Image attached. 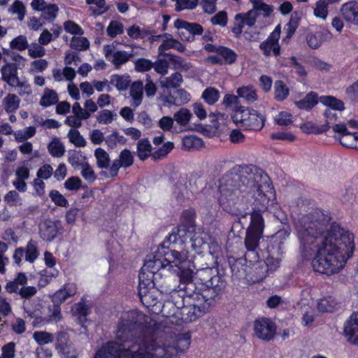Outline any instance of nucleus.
<instances>
[{"mask_svg":"<svg viewBox=\"0 0 358 358\" xmlns=\"http://www.w3.org/2000/svg\"><path fill=\"white\" fill-rule=\"evenodd\" d=\"M94 157L96 159V166L101 169H108L111 165L110 158L108 153L101 148H98L94 150Z\"/></svg>","mask_w":358,"mask_h":358,"instance_id":"nucleus-27","label":"nucleus"},{"mask_svg":"<svg viewBox=\"0 0 358 358\" xmlns=\"http://www.w3.org/2000/svg\"><path fill=\"white\" fill-rule=\"evenodd\" d=\"M58 233L57 224L51 220H45L39 224L40 237L46 241H51L55 239Z\"/></svg>","mask_w":358,"mask_h":358,"instance_id":"nucleus-20","label":"nucleus"},{"mask_svg":"<svg viewBox=\"0 0 358 358\" xmlns=\"http://www.w3.org/2000/svg\"><path fill=\"white\" fill-rule=\"evenodd\" d=\"M154 64L149 59L145 58L138 59L135 62V70L138 72H145L150 70Z\"/></svg>","mask_w":358,"mask_h":358,"instance_id":"nucleus-63","label":"nucleus"},{"mask_svg":"<svg viewBox=\"0 0 358 358\" xmlns=\"http://www.w3.org/2000/svg\"><path fill=\"white\" fill-rule=\"evenodd\" d=\"M80 169H82L80 173L81 176L85 180L90 183L95 181L96 179V176L93 168L89 164L88 162L83 165Z\"/></svg>","mask_w":358,"mask_h":358,"instance_id":"nucleus-59","label":"nucleus"},{"mask_svg":"<svg viewBox=\"0 0 358 358\" xmlns=\"http://www.w3.org/2000/svg\"><path fill=\"white\" fill-rule=\"evenodd\" d=\"M199 283L201 287L200 294L208 302H212L224 291L226 282L216 268H204L196 273Z\"/></svg>","mask_w":358,"mask_h":358,"instance_id":"nucleus-7","label":"nucleus"},{"mask_svg":"<svg viewBox=\"0 0 358 358\" xmlns=\"http://www.w3.org/2000/svg\"><path fill=\"white\" fill-rule=\"evenodd\" d=\"M20 99L15 94L8 93L3 99L4 110L8 113H15L20 107Z\"/></svg>","mask_w":358,"mask_h":358,"instance_id":"nucleus-26","label":"nucleus"},{"mask_svg":"<svg viewBox=\"0 0 358 358\" xmlns=\"http://www.w3.org/2000/svg\"><path fill=\"white\" fill-rule=\"evenodd\" d=\"M327 212L316 209L303 215L295 224L305 249H317L312 260L315 271L328 275L343 268L355 249L354 234L336 222Z\"/></svg>","mask_w":358,"mask_h":358,"instance_id":"nucleus-3","label":"nucleus"},{"mask_svg":"<svg viewBox=\"0 0 358 358\" xmlns=\"http://www.w3.org/2000/svg\"><path fill=\"white\" fill-rule=\"evenodd\" d=\"M279 259L268 256L262 263H259V268H255V270L257 271L256 272L258 274L257 280H263L266 278V273L268 271H275L279 267Z\"/></svg>","mask_w":358,"mask_h":358,"instance_id":"nucleus-21","label":"nucleus"},{"mask_svg":"<svg viewBox=\"0 0 358 358\" xmlns=\"http://www.w3.org/2000/svg\"><path fill=\"white\" fill-rule=\"evenodd\" d=\"M211 305L202 297L199 291H196L195 283H189L187 287V294L181 297L180 308L178 319L188 323L195 321L201 317Z\"/></svg>","mask_w":358,"mask_h":358,"instance_id":"nucleus-6","label":"nucleus"},{"mask_svg":"<svg viewBox=\"0 0 358 358\" xmlns=\"http://www.w3.org/2000/svg\"><path fill=\"white\" fill-rule=\"evenodd\" d=\"M129 94L131 97V106L134 108L141 104L143 96V83L141 80L134 82L130 87Z\"/></svg>","mask_w":358,"mask_h":358,"instance_id":"nucleus-24","label":"nucleus"},{"mask_svg":"<svg viewBox=\"0 0 358 358\" xmlns=\"http://www.w3.org/2000/svg\"><path fill=\"white\" fill-rule=\"evenodd\" d=\"M289 95V88L281 80L275 81L274 84V98L276 101H281Z\"/></svg>","mask_w":358,"mask_h":358,"instance_id":"nucleus-41","label":"nucleus"},{"mask_svg":"<svg viewBox=\"0 0 358 358\" xmlns=\"http://www.w3.org/2000/svg\"><path fill=\"white\" fill-rule=\"evenodd\" d=\"M233 122L245 130L259 131L265 122V117L258 111L240 106L232 116Z\"/></svg>","mask_w":358,"mask_h":358,"instance_id":"nucleus-8","label":"nucleus"},{"mask_svg":"<svg viewBox=\"0 0 358 358\" xmlns=\"http://www.w3.org/2000/svg\"><path fill=\"white\" fill-rule=\"evenodd\" d=\"M134 164V157L128 149L123 150L119 155V158L115 159L109 168V173L111 177L117 175L121 167L127 169Z\"/></svg>","mask_w":358,"mask_h":358,"instance_id":"nucleus-14","label":"nucleus"},{"mask_svg":"<svg viewBox=\"0 0 358 358\" xmlns=\"http://www.w3.org/2000/svg\"><path fill=\"white\" fill-rule=\"evenodd\" d=\"M318 101L317 94L315 92H310L301 100L294 101V104L301 110H309L318 103Z\"/></svg>","mask_w":358,"mask_h":358,"instance_id":"nucleus-25","label":"nucleus"},{"mask_svg":"<svg viewBox=\"0 0 358 358\" xmlns=\"http://www.w3.org/2000/svg\"><path fill=\"white\" fill-rule=\"evenodd\" d=\"M262 235L247 231L244 241L245 246L248 252L256 256V250L259 246V242Z\"/></svg>","mask_w":358,"mask_h":358,"instance_id":"nucleus-28","label":"nucleus"},{"mask_svg":"<svg viewBox=\"0 0 358 358\" xmlns=\"http://www.w3.org/2000/svg\"><path fill=\"white\" fill-rule=\"evenodd\" d=\"M252 10H256L257 15L258 14H262L264 17H268L273 11V8L271 6L262 1H254Z\"/></svg>","mask_w":358,"mask_h":358,"instance_id":"nucleus-55","label":"nucleus"},{"mask_svg":"<svg viewBox=\"0 0 358 358\" xmlns=\"http://www.w3.org/2000/svg\"><path fill=\"white\" fill-rule=\"evenodd\" d=\"M189 345L188 334L166 332L150 317L132 310L121 315L115 341L98 350L94 358H172Z\"/></svg>","mask_w":358,"mask_h":358,"instance_id":"nucleus-1","label":"nucleus"},{"mask_svg":"<svg viewBox=\"0 0 358 358\" xmlns=\"http://www.w3.org/2000/svg\"><path fill=\"white\" fill-rule=\"evenodd\" d=\"M67 136L70 143L73 144L76 147L83 148L87 145V141L84 137L80 134V131L76 129H70Z\"/></svg>","mask_w":358,"mask_h":358,"instance_id":"nucleus-46","label":"nucleus"},{"mask_svg":"<svg viewBox=\"0 0 358 358\" xmlns=\"http://www.w3.org/2000/svg\"><path fill=\"white\" fill-rule=\"evenodd\" d=\"M58 100V94L55 90L45 88L39 103L41 106L46 108L57 103Z\"/></svg>","mask_w":358,"mask_h":358,"instance_id":"nucleus-33","label":"nucleus"},{"mask_svg":"<svg viewBox=\"0 0 358 358\" xmlns=\"http://www.w3.org/2000/svg\"><path fill=\"white\" fill-rule=\"evenodd\" d=\"M280 34V29L279 26H278L271 34L268 38L260 44L259 48L261 50H262L264 56L268 57L271 55V53H273L275 57H277L280 55V47L278 44Z\"/></svg>","mask_w":358,"mask_h":358,"instance_id":"nucleus-12","label":"nucleus"},{"mask_svg":"<svg viewBox=\"0 0 358 358\" xmlns=\"http://www.w3.org/2000/svg\"><path fill=\"white\" fill-rule=\"evenodd\" d=\"M76 292L77 287L74 283H66L54 294L52 300L55 303H61L75 295Z\"/></svg>","mask_w":358,"mask_h":358,"instance_id":"nucleus-22","label":"nucleus"},{"mask_svg":"<svg viewBox=\"0 0 358 358\" xmlns=\"http://www.w3.org/2000/svg\"><path fill=\"white\" fill-rule=\"evenodd\" d=\"M332 129L335 133L339 134L337 140L341 145L346 148H353L357 132H349L345 124H336L332 127Z\"/></svg>","mask_w":358,"mask_h":358,"instance_id":"nucleus-17","label":"nucleus"},{"mask_svg":"<svg viewBox=\"0 0 358 358\" xmlns=\"http://www.w3.org/2000/svg\"><path fill=\"white\" fill-rule=\"evenodd\" d=\"M148 257L152 262L157 260L161 263L159 272L162 273L163 279H166V285H171L169 280L173 276L171 274L173 271L180 281V289H184L185 294H187L188 285L194 283L192 281L193 270L190 268L191 262L184 255L162 243Z\"/></svg>","mask_w":358,"mask_h":358,"instance_id":"nucleus-4","label":"nucleus"},{"mask_svg":"<svg viewBox=\"0 0 358 358\" xmlns=\"http://www.w3.org/2000/svg\"><path fill=\"white\" fill-rule=\"evenodd\" d=\"M16 344L14 342H9L1 348V358H15Z\"/></svg>","mask_w":358,"mask_h":358,"instance_id":"nucleus-62","label":"nucleus"},{"mask_svg":"<svg viewBox=\"0 0 358 358\" xmlns=\"http://www.w3.org/2000/svg\"><path fill=\"white\" fill-rule=\"evenodd\" d=\"M217 55L223 59L225 64H234L237 59V54L231 49L219 46L217 49Z\"/></svg>","mask_w":358,"mask_h":358,"instance_id":"nucleus-38","label":"nucleus"},{"mask_svg":"<svg viewBox=\"0 0 358 358\" xmlns=\"http://www.w3.org/2000/svg\"><path fill=\"white\" fill-rule=\"evenodd\" d=\"M237 94L248 103H252L257 99L256 90L252 86H243L238 88Z\"/></svg>","mask_w":358,"mask_h":358,"instance_id":"nucleus-30","label":"nucleus"},{"mask_svg":"<svg viewBox=\"0 0 358 358\" xmlns=\"http://www.w3.org/2000/svg\"><path fill=\"white\" fill-rule=\"evenodd\" d=\"M1 80L11 87H13L20 80L16 64L6 63L1 67Z\"/></svg>","mask_w":358,"mask_h":358,"instance_id":"nucleus-18","label":"nucleus"},{"mask_svg":"<svg viewBox=\"0 0 358 358\" xmlns=\"http://www.w3.org/2000/svg\"><path fill=\"white\" fill-rule=\"evenodd\" d=\"M8 12L12 15H16L17 19L21 22L24 19L27 13V8L22 1L20 0H15L8 7Z\"/></svg>","mask_w":358,"mask_h":358,"instance_id":"nucleus-31","label":"nucleus"},{"mask_svg":"<svg viewBox=\"0 0 358 358\" xmlns=\"http://www.w3.org/2000/svg\"><path fill=\"white\" fill-rule=\"evenodd\" d=\"M124 31V25L122 22L117 20H112L106 29L107 34L111 37L115 38L117 35L122 34Z\"/></svg>","mask_w":358,"mask_h":358,"instance_id":"nucleus-51","label":"nucleus"},{"mask_svg":"<svg viewBox=\"0 0 358 358\" xmlns=\"http://www.w3.org/2000/svg\"><path fill=\"white\" fill-rule=\"evenodd\" d=\"M189 243L190 244V248L198 254L203 253V250L207 246L204 239L197 234H194L190 237Z\"/></svg>","mask_w":358,"mask_h":358,"instance_id":"nucleus-43","label":"nucleus"},{"mask_svg":"<svg viewBox=\"0 0 358 358\" xmlns=\"http://www.w3.org/2000/svg\"><path fill=\"white\" fill-rule=\"evenodd\" d=\"M166 57H169V60L173 63L174 69H176L188 71L192 68V64L189 62H186L181 57L174 55H166Z\"/></svg>","mask_w":358,"mask_h":358,"instance_id":"nucleus-49","label":"nucleus"},{"mask_svg":"<svg viewBox=\"0 0 358 358\" xmlns=\"http://www.w3.org/2000/svg\"><path fill=\"white\" fill-rule=\"evenodd\" d=\"M201 97L208 105H213L220 98V92L214 87H207L202 93Z\"/></svg>","mask_w":358,"mask_h":358,"instance_id":"nucleus-47","label":"nucleus"},{"mask_svg":"<svg viewBox=\"0 0 358 358\" xmlns=\"http://www.w3.org/2000/svg\"><path fill=\"white\" fill-rule=\"evenodd\" d=\"M255 335L260 340L270 341L276 334L275 324L268 318L262 317L256 320L253 324Z\"/></svg>","mask_w":358,"mask_h":358,"instance_id":"nucleus-10","label":"nucleus"},{"mask_svg":"<svg viewBox=\"0 0 358 358\" xmlns=\"http://www.w3.org/2000/svg\"><path fill=\"white\" fill-rule=\"evenodd\" d=\"M13 87L17 89V94L21 97L32 94L31 86L27 80H20Z\"/></svg>","mask_w":358,"mask_h":358,"instance_id":"nucleus-58","label":"nucleus"},{"mask_svg":"<svg viewBox=\"0 0 358 358\" xmlns=\"http://www.w3.org/2000/svg\"><path fill=\"white\" fill-rule=\"evenodd\" d=\"M49 196L57 206L66 207L69 205L67 199L57 190H51Z\"/></svg>","mask_w":358,"mask_h":358,"instance_id":"nucleus-61","label":"nucleus"},{"mask_svg":"<svg viewBox=\"0 0 358 358\" xmlns=\"http://www.w3.org/2000/svg\"><path fill=\"white\" fill-rule=\"evenodd\" d=\"M192 115L189 110L185 108H180L174 113L173 120L180 126L185 127L187 125L190 121Z\"/></svg>","mask_w":358,"mask_h":358,"instance_id":"nucleus-42","label":"nucleus"},{"mask_svg":"<svg viewBox=\"0 0 358 358\" xmlns=\"http://www.w3.org/2000/svg\"><path fill=\"white\" fill-rule=\"evenodd\" d=\"M130 82L129 76L127 75L114 74L110 79V84L115 86L119 91H125Z\"/></svg>","mask_w":358,"mask_h":358,"instance_id":"nucleus-32","label":"nucleus"},{"mask_svg":"<svg viewBox=\"0 0 358 358\" xmlns=\"http://www.w3.org/2000/svg\"><path fill=\"white\" fill-rule=\"evenodd\" d=\"M103 50L106 59L111 62L117 70L134 57L133 51L129 52L124 50H116L114 43L104 45Z\"/></svg>","mask_w":358,"mask_h":358,"instance_id":"nucleus-9","label":"nucleus"},{"mask_svg":"<svg viewBox=\"0 0 358 358\" xmlns=\"http://www.w3.org/2000/svg\"><path fill=\"white\" fill-rule=\"evenodd\" d=\"M33 338L40 345L52 343L54 341L53 335L47 331H35Z\"/></svg>","mask_w":358,"mask_h":358,"instance_id":"nucleus-50","label":"nucleus"},{"mask_svg":"<svg viewBox=\"0 0 358 358\" xmlns=\"http://www.w3.org/2000/svg\"><path fill=\"white\" fill-rule=\"evenodd\" d=\"M85 1L88 5L93 4L96 6V9H92V8H91L94 15H101L107 12L109 9L106 6V0H85Z\"/></svg>","mask_w":358,"mask_h":358,"instance_id":"nucleus-53","label":"nucleus"},{"mask_svg":"<svg viewBox=\"0 0 358 358\" xmlns=\"http://www.w3.org/2000/svg\"><path fill=\"white\" fill-rule=\"evenodd\" d=\"M28 278L24 273H18L15 278L6 283L5 289L7 292L13 294H17L20 288L27 285Z\"/></svg>","mask_w":358,"mask_h":358,"instance_id":"nucleus-23","label":"nucleus"},{"mask_svg":"<svg viewBox=\"0 0 358 358\" xmlns=\"http://www.w3.org/2000/svg\"><path fill=\"white\" fill-rule=\"evenodd\" d=\"M344 335L349 343L358 345V312L354 313L346 321Z\"/></svg>","mask_w":358,"mask_h":358,"instance_id":"nucleus-16","label":"nucleus"},{"mask_svg":"<svg viewBox=\"0 0 358 358\" xmlns=\"http://www.w3.org/2000/svg\"><path fill=\"white\" fill-rule=\"evenodd\" d=\"M3 199L4 201L10 206H17L22 204L21 197L15 190L9 191Z\"/></svg>","mask_w":358,"mask_h":358,"instance_id":"nucleus-54","label":"nucleus"},{"mask_svg":"<svg viewBox=\"0 0 358 358\" xmlns=\"http://www.w3.org/2000/svg\"><path fill=\"white\" fill-rule=\"evenodd\" d=\"M181 297L182 296L177 294V293H175V295L171 296L172 300L165 301L162 306L161 303H159L156 313L160 312L164 317L178 319V312L180 308Z\"/></svg>","mask_w":358,"mask_h":358,"instance_id":"nucleus-13","label":"nucleus"},{"mask_svg":"<svg viewBox=\"0 0 358 358\" xmlns=\"http://www.w3.org/2000/svg\"><path fill=\"white\" fill-rule=\"evenodd\" d=\"M335 303L331 297L323 298L317 302V308L322 313L332 312Z\"/></svg>","mask_w":358,"mask_h":358,"instance_id":"nucleus-57","label":"nucleus"},{"mask_svg":"<svg viewBox=\"0 0 358 358\" xmlns=\"http://www.w3.org/2000/svg\"><path fill=\"white\" fill-rule=\"evenodd\" d=\"M24 250L25 260L29 263L34 262L39 255L36 243L33 241H29Z\"/></svg>","mask_w":358,"mask_h":358,"instance_id":"nucleus-44","label":"nucleus"},{"mask_svg":"<svg viewBox=\"0 0 358 358\" xmlns=\"http://www.w3.org/2000/svg\"><path fill=\"white\" fill-rule=\"evenodd\" d=\"M219 203L232 215L245 216L252 207L247 231L262 235L264 221L262 215L275 203V194L268 176L253 165H238L220 180Z\"/></svg>","mask_w":358,"mask_h":358,"instance_id":"nucleus-2","label":"nucleus"},{"mask_svg":"<svg viewBox=\"0 0 358 358\" xmlns=\"http://www.w3.org/2000/svg\"><path fill=\"white\" fill-rule=\"evenodd\" d=\"M28 47V43L24 36L20 35L10 42V48L18 50H24Z\"/></svg>","mask_w":358,"mask_h":358,"instance_id":"nucleus-64","label":"nucleus"},{"mask_svg":"<svg viewBox=\"0 0 358 358\" xmlns=\"http://www.w3.org/2000/svg\"><path fill=\"white\" fill-rule=\"evenodd\" d=\"M152 153V146L147 138H143L137 143V155L140 160L145 161Z\"/></svg>","mask_w":358,"mask_h":358,"instance_id":"nucleus-34","label":"nucleus"},{"mask_svg":"<svg viewBox=\"0 0 358 358\" xmlns=\"http://www.w3.org/2000/svg\"><path fill=\"white\" fill-rule=\"evenodd\" d=\"M182 82V76L178 73L176 72L171 76L166 78L164 80L160 81L161 86L166 88H176L180 85Z\"/></svg>","mask_w":358,"mask_h":358,"instance_id":"nucleus-40","label":"nucleus"},{"mask_svg":"<svg viewBox=\"0 0 358 358\" xmlns=\"http://www.w3.org/2000/svg\"><path fill=\"white\" fill-rule=\"evenodd\" d=\"M173 148V143L171 142H167L164 144L162 148H159L158 150L151 153V157L155 161L160 159L165 156Z\"/></svg>","mask_w":358,"mask_h":358,"instance_id":"nucleus-60","label":"nucleus"},{"mask_svg":"<svg viewBox=\"0 0 358 358\" xmlns=\"http://www.w3.org/2000/svg\"><path fill=\"white\" fill-rule=\"evenodd\" d=\"M160 266L162 264L159 261L152 262L147 256L138 274V296L142 303L154 313H157L159 302L152 297L150 289L154 287L169 292L176 289V285H166V279H163L162 273L159 272Z\"/></svg>","mask_w":358,"mask_h":358,"instance_id":"nucleus-5","label":"nucleus"},{"mask_svg":"<svg viewBox=\"0 0 358 358\" xmlns=\"http://www.w3.org/2000/svg\"><path fill=\"white\" fill-rule=\"evenodd\" d=\"M321 103L329 107L332 110L342 111L344 110V103L342 101L331 96H322L319 98Z\"/></svg>","mask_w":358,"mask_h":358,"instance_id":"nucleus-37","label":"nucleus"},{"mask_svg":"<svg viewBox=\"0 0 358 358\" xmlns=\"http://www.w3.org/2000/svg\"><path fill=\"white\" fill-rule=\"evenodd\" d=\"M342 17L348 22L358 25V1H350L342 5L340 9Z\"/></svg>","mask_w":358,"mask_h":358,"instance_id":"nucleus-19","label":"nucleus"},{"mask_svg":"<svg viewBox=\"0 0 358 358\" xmlns=\"http://www.w3.org/2000/svg\"><path fill=\"white\" fill-rule=\"evenodd\" d=\"M71 311L74 315L79 317L82 322L85 320L86 316L90 313V308L84 301H80L73 305Z\"/></svg>","mask_w":358,"mask_h":358,"instance_id":"nucleus-45","label":"nucleus"},{"mask_svg":"<svg viewBox=\"0 0 358 358\" xmlns=\"http://www.w3.org/2000/svg\"><path fill=\"white\" fill-rule=\"evenodd\" d=\"M68 162L75 169L81 168L87 161L80 151L72 150L68 153Z\"/></svg>","mask_w":358,"mask_h":358,"instance_id":"nucleus-29","label":"nucleus"},{"mask_svg":"<svg viewBox=\"0 0 358 358\" xmlns=\"http://www.w3.org/2000/svg\"><path fill=\"white\" fill-rule=\"evenodd\" d=\"M182 147L187 150H197L203 146V141L195 136H186L182 138Z\"/></svg>","mask_w":358,"mask_h":358,"instance_id":"nucleus-39","label":"nucleus"},{"mask_svg":"<svg viewBox=\"0 0 358 358\" xmlns=\"http://www.w3.org/2000/svg\"><path fill=\"white\" fill-rule=\"evenodd\" d=\"M88 40L82 36H73L71 41V46L77 50H85L89 48Z\"/></svg>","mask_w":358,"mask_h":358,"instance_id":"nucleus-56","label":"nucleus"},{"mask_svg":"<svg viewBox=\"0 0 358 358\" xmlns=\"http://www.w3.org/2000/svg\"><path fill=\"white\" fill-rule=\"evenodd\" d=\"M257 13L255 10H250L245 13H238L235 16L236 22L242 23L243 26L252 27L253 26L257 20Z\"/></svg>","mask_w":358,"mask_h":358,"instance_id":"nucleus-36","label":"nucleus"},{"mask_svg":"<svg viewBox=\"0 0 358 358\" xmlns=\"http://www.w3.org/2000/svg\"><path fill=\"white\" fill-rule=\"evenodd\" d=\"M174 27L178 29V34L181 38L187 41H194V36L201 35L203 32V29L201 24L189 22L181 19L175 20Z\"/></svg>","mask_w":358,"mask_h":358,"instance_id":"nucleus-11","label":"nucleus"},{"mask_svg":"<svg viewBox=\"0 0 358 358\" xmlns=\"http://www.w3.org/2000/svg\"><path fill=\"white\" fill-rule=\"evenodd\" d=\"M49 153L54 157L60 158L65 153V147L59 138H54L48 145Z\"/></svg>","mask_w":358,"mask_h":358,"instance_id":"nucleus-35","label":"nucleus"},{"mask_svg":"<svg viewBox=\"0 0 358 358\" xmlns=\"http://www.w3.org/2000/svg\"><path fill=\"white\" fill-rule=\"evenodd\" d=\"M164 39L158 48V52L160 55L166 56L165 52L170 49H174L176 39L169 34H164Z\"/></svg>","mask_w":358,"mask_h":358,"instance_id":"nucleus-48","label":"nucleus"},{"mask_svg":"<svg viewBox=\"0 0 358 358\" xmlns=\"http://www.w3.org/2000/svg\"><path fill=\"white\" fill-rule=\"evenodd\" d=\"M190 183H187L185 178H181L173 187V197L179 204L190 200L193 197V192L189 189Z\"/></svg>","mask_w":358,"mask_h":358,"instance_id":"nucleus-15","label":"nucleus"},{"mask_svg":"<svg viewBox=\"0 0 358 358\" xmlns=\"http://www.w3.org/2000/svg\"><path fill=\"white\" fill-rule=\"evenodd\" d=\"M59 12L58 6L55 3H48L41 12V17L48 21H53Z\"/></svg>","mask_w":358,"mask_h":358,"instance_id":"nucleus-52","label":"nucleus"}]
</instances>
